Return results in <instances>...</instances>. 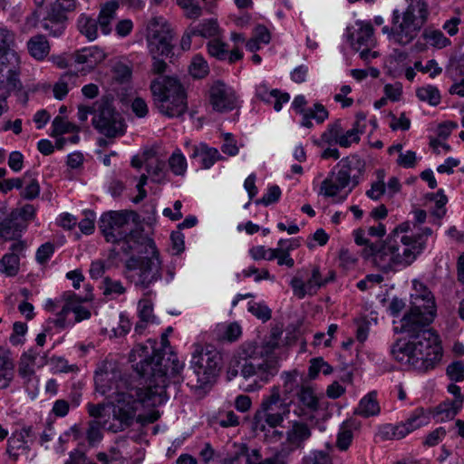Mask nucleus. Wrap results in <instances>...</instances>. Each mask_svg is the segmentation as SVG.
<instances>
[{"label": "nucleus", "instance_id": "7", "mask_svg": "<svg viewBox=\"0 0 464 464\" xmlns=\"http://www.w3.org/2000/svg\"><path fill=\"white\" fill-rule=\"evenodd\" d=\"M154 106L164 116L180 117L188 110L187 92L176 77L158 76L150 82Z\"/></svg>", "mask_w": 464, "mask_h": 464}, {"label": "nucleus", "instance_id": "25", "mask_svg": "<svg viewBox=\"0 0 464 464\" xmlns=\"http://www.w3.org/2000/svg\"><path fill=\"white\" fill-rule=\"evenodd\" d=\"M106 57L104 51L98 46H90L73 53L74 62L84 64L89 71L95 68Z\"/></svg>", "mask_w": 464, "mask_h": 464}, {"label": "nucleus", "instance_id": "33", "mask_svg": "<svg viewBox=\"0 0 464 464\" xmlns=\"http://www.w3.org/2000/svg\"><path fill=\"white\" fill-rule=\"evenodd\" d=\"M78 74L72 72H64L53 86V95L58 100H63L68 93L70 85L75 86Z\"/></svg>", "mask_w": 464, "mask_h": 464}, {"label": "nucleus", "instance_id": "57", "mask_svg": "<svg viewBox=\"0 0 464 464\" xmlns=\"http://www.w3.org/2000/svg\"><path fill=\"white\" fill-rule=\"evenodd\" d=\"M134 24L131 19L124 18L115 23L114 31L116 35L121 38L129 36L133 31Z\"/></svg>", "mask_w": 464, "mask_h": 464}, {"label": "nucleus", "instance_id": "64", "mask_svg": "<svg viewBox=\"0 0 464 464\" xmlns=\"http://www.w3.org/2000/svg\"><path fill=\"white\" fill-rule=\"evenodd\" d=\"M304 464H332L330 456L322 450L314 451L311 455L304 459Z\"/></svg>", "mask_w": 464, "mask_h": 464}, {"label": "nucleus", "instance_id": "19", "mask_svg": "<svg viewBox=\"0 0 464 464\" xmlns=\"http://www.w3.org/2000/svg\"><path fill=\"white\" fill-rule=\"evenodd\" d=\"M34 441L32 427H24L15 430L7 440L6 453L16 461L20 456L27 455Z\"/></svg>", "mask_w": 464, "mask_h": 464}, {"label": "nucleus", "instance_id": "29", "mask_svg": "<svg viewBox=\"0 0 464 464\" xmlns=\"http://www.w3.org/2000/svg\"><path fill=\"white\" fill-rule=\"evenodd\" d=\"M148 155L149 153H144L145 168L151 181L159 184L169 181L165 161L157 158L150 159Z\"/></svg>", "mask_w": 464, "mask_h": 464}, {"label": "nucleus", "instance_id": "62", "mask_svg": "<svg viewBox=\"0 0 464 464\" xmlns=\"http://www.w3.org/2000/svg\"><path fill=\"white\" fill-rule=\"evenodd\" d=\"M413 293L411 295H417L420 298L426 299V302L432 304L434 295L431 291L420 281L413 280Z\"/></svg>", "mask_w": 464, "mask_h": 464}, {"label": "nucleus", "instance_id": "3", "mask_svg": "<svg viewBox=\"0 0 464 464\" xmlns=\"http://www.w3.org/2000/svg\"><path fill=\"white\" fill-rule=\"evenodd\" d=\"M149 400L141 391L136 392V398H134L133 393L117 392L112 405V419L114 421L110 422L108 420H90L86 430V439L89 445L94 446L102 440V429L117 433L130 428L133 424L142 401H148Z\"/></svg>", "mask_w": 464, "mask_h": 464}, {"label": "nucleus", "instance_id": "24", "mask_svg": "<svg viewBox=\"0 0 464 464\" xmlns=\"http://www.w3.org/2000/svg\"><path fill=\"white\" fill-rule=\"evenodd\" d=\"M68 18L60 16L50 9L47 10L46 14L39 21V26L50 37H60L63 35L66 29Z\"/></svg>", "mask_w": 464, "mask_h": 464}, {"label": "nucleus", "instance_id": "27", "mask_svg": "<svg viewBox=\"0 0 464 464\" xmlns=\"http://www.w3.org/2000/svg\"><path fill=\"white\" fill-rule=\"evenodd\" d=\"M191 159H200L201 167L203 169H209L215 162L224 159L219 151L215 148H209L205 144L199 146H193L192 152L189 156Z\"/></svg>", "mask_w": 464, "mask_h": 464}, {"label": "nucleus", "instance_id": "14", "mask_svg": "<svg viewBox=\"0 0 464 464\" xmlns=\"http://www.w3.org/2000/svg\"><path fill=\"white\" fill-rule=\"evenodd\" d=\"M429 15L428 6L421 0H411L402 14L399 33L396 34L401 45L405 46L411 43L427 22Z\"/></svg>", "mask_w": 464, "mask_h": 464}, {"label": "nucleus", "instance_id": "48", "mask_svg": "<svg viewBox=\"0 0 464 464\" xmlns=\"http://www.w3.org/2000/svg\"><path fill=\"white\" fill-rule=\"evenodd\" d=\"M112 77L119 83L129 82L131 78V69L121 62L116 63L112 67Z\"/></svg>", "mask_w": 464, "mask_h": 464}, {"label": "nucleus", "instance_id": "21", "mask_svg": "<svg viewBox=\"0 0 464 464\" xmlns=\"http://www.w3.org/2000/svg\"><path fill=\"white\" fill-rule=\"evenodd\" d=\"M359 26L355 33H350V28H347V40L353 50L360 51L364 47H374L376 40L373 36V27L370 23L357 22Z\"/></svg>", "mask_w": 464, "mask_h": 464}, {"label": "nucleus", "instance_id": "2", "mask_svg": "<svg viewBox=\"0 0 464 464\" xmlns=\"http://www.w3.org/2000/svg\"><path fill=\"white\" fill-rule=\"evenodd\" d=\"M427 325H418L414 332H404L411 341L396 342L391 348L393 358L406 371L427 372L433 369L442 357L440 337Z\"/></svg>", "mask_w": 464, "mask_h": 464}, {"label": "nucleus", "instance_id": "22", "mask_svg": "<svg viewBox=\"0 0 464 464\" xmlns=\"http://www.w3.org/2000/svg\"><path fill=\"white\" fill-rule=\"evenodd\" d=\"M118 0H109L100 5V11L97 16L99 28L102 34L109 35L113 30V24L117 19L119 10Z\"/></svg>", "mask_w": 464, "mask_h": 464}, {"label": "nucleus", "instance_id": "43", "mask_svg": "<svg viewBox=\"0 0 464 464\" xmlns=\"http://www.w3.org/2000/svg\"><path fill=\"white\" fill-rule=\"evenodd\" d=\"M169 167L173 174L183 176L187 170V160L183 154L177 150L169 159Z\"/></svg>", "mask_w": 464, "mask_h": 464}, {"label": "nucleus", "instance_id": "10", "mask_svg": "<svg viewBox=\"0 0 464 464\" xmlns=\"http://www.w3.org/2000/svg\"><path fill=\"white\" fill-rule=\"evenodd\" d=\"M222 366V355L213 346L196 345L190 362L191 372L186 375L187 384L193 390L212 386Z\"/></svg>", "mask_w": 464, "mask_h": 464}, {"label": "nucleus", "instance_id": "28", "mask_svg": "<svg viewBox=\"0 0 464 464\" xmlns=\"http://www.w3.org/2000/svg\"><path fill=\"white\" fill-rule=\"evenodd\" d=\"M411 229L410 221H405L398 225L392 233L388 236L391 238L399 239L401 244L403 246L409 245L412 246L414 245H418V243H421V253L423 252L426 246V239L423 237V235L417 234L412 237H409L406 235H402L403 233H407Z\"/></svg>", "mask_w": 464, "mask_h": 464}, {"label": "nucleus", "instance_id": "41", "mask_svg": "<svg viewBox=\"0 0 464 464\" xmlns=\"http://www.w3.org/2000/svg\"><path fill=\"white\" fill-rule=\"evenodd\" d=\"M209 72L207 61L200 55L193 57L189 65V73L195 79L205 78Z\"/></svg>", "mask_w": 464, "mask_h": 464}, {"label": "nucleus", "instance_id": "52", "mask_svg": "<svg viewBox=\"0 0 464 464\" xmlns=\"http://www.w3.org/2000/svg\"><path fill=\"white\" fill-rule=\"evenodd\" d=\"M53 136L61 135L64 133L78 131V128L71 122L64 121L60 116H57L53 121Z\"/></svg>", "mask_w": 464, "mask_h": 464}, {"label": "nucleus", "instance_id": "23", "mask_svg": "<svg viewBox=\"0 0 464 464\" xmlns=\"http://www.w3.org/2000/svg\"><path fill=\"white\" fill-rule=\"evenodd\" d=\"M28 224L16 218L15 214L11 212L0 220V237L5 240H16L22 236V232L26 229Z\"/></svg>", "mask_w": 464, "mask_h": 464}, {"label": "nucleus", "instance_id": "15", "mask_svg": "<svg viewBox=\"0 0 464 464\" xmlns=\"http://www.w3.org/2000/svg\"><path fill=\"white\" fill-rule=\"evenodd\" d=\"M287 413H289V409L281 399L279 387L274 386L270 394L263 399L260 408L254 416V422L257 428L259 422L264 420L270 428H275L284 421Z\"/></svg>", "mask_w": 464, "mask_h": 464}, {"label": "nucleus", "instance_id": "53", "mask_svg": "<svg viewBox=\"0 0 464 464\" xmlns=\"http://www.w3.org/2000/svg\"><path fill=\"white\" fill-rule=\"evenodd\" d=\"M281 196V189L277 185H273L268 188L267 192L261 198L255 201L256 205L269 206L277 202Z\"/></svg>", "mask_w": 464, "mask_h": 464}, {"label": "nucleus", "instance_id": "35", "mask_svg": "<svg viewBox=\"0 0 464 464\" xmlns=\"http://www.w3.org/2000/svg\"><path fill=\"white\" fill-rule=\"evenodd\" d=\"M23 188H21L20 196L26 200H33L40 194V185L36 178L30 171L24 174Z\"/></svg>", "mask_w": 464, "mask_h": 464}, {"label": "nucleus", "instance_id": "45", "mask_svg": "<svg viewBox=\"0 0 464 464\" xmlns=\"http://www.w3.org/2000/svg\"><path fill=\"white\" fill-rule=\"evenodd\" d=\"M76 7L77 0H55L49 9L60 16L68 18L67 14L73 12Z\"/></svg>", "mask_w": 464, "mask_h": 464}, {"label": "nucleus", "instance_id": "32", "mask_svg": "<svg viewBox=\"0 0 464 464\" xmlns=\"http://www.w3.org/2000/svg\"><path fill=\"white\" fill-rule=\"evenodd\" d=\"M380 412V406L377 401L376 392H371L361 401L354 413L364 418L375 416Z\"/></svg>", "mask_w": 464, "mask_h": 464}, {"label": "nucleus", "instance_id": "40", "mask_svg": "<svg viewBox=\"0 0 464 464\" xmlns=\"http://www.w3.org/2000/svg\"><path fill=\"white\" fill-rule=\"evenodd\" d=\"M422 37L432 46L437 48H443L450 44V41L440 30L427 28L423 31Z\"/></svg>", "mask_w": 464, "mask_h": 464}, {"label": "nucleus", "instance_id": "55", "mask_svg": "<svg viewBox=\"0 0 464 464\" xmlns=\"http://www.w3.org/2000/svg\"><path fill=\"white\" fill-rule=\"evenodd\" d=\"M249 253L252 258L255 260L266 259L271 261L276 257V248L266 249V247L263 246L252 247Z\"/></svg>", "mask_w": 464, "mask_h": 464}, {"label": "nucleus", "instance_id": "9", "mask_svg": "<svg viewBox=\"0 0 464 464\" xmlns=\"http://www.w3.org/2000/svg\"><path fill=\"white\" fill-rule=\"evenodd\" d=\"M366 162L358 154L343 158L321 183L320 194L330 198L349 188L351 192L357 187L365 172Z\"/></svg>", "mask_w": 464, "mask_h": 464}, {"label": "nucleus", "instance_id": "6", "mask_svg": "<svg viewBox=\"0 0 464 464\" xmlns=\"http://www.w3.org/2000/svg\"><path fill=\"white\" fill-rule=\"evenodd\" d=\"M238 362L241 365L240 374L246 380L253 379L246 388V392L259 390L275 377L279 371L278 361L266 357L264 359V352L255 343H244L237 351Z\"/></svg>", "mask_w": 464, "mask_h": 464}, {"label": "nucleus", "instance_id": "59", "mask_svg": "<svg viewBox=\"0 0 464 464\" xmlns=\"http://www.w3.org/2000/svg\"><path fill=\"white\" fill-rule=\"evenodd\" d=\"M139 318L144 321H154L152 303L148 299L139 301Z\"/></svg>", "mask_w": 464, "mask_h": 464}, {"label": "nucleus", "instance_id": "18", "mask_svg": "<svg viewBox=\"0 0 464 464\" xmlns=\"http://www.w3.org/2000/svg\"><path fill=\"white\" fill-rule=\"evenodd\" d=\"M311 435V430L305 422L292 421L291 426L285 431V440L281 442L279 450L288 458L295 450L303 448Z\"/></svg>", "mask_w": 464, "mask_h": 464}, {"label": "nucleus", "instance_id": "13", "mask_svg": "<svg viewBox=\"0 0 464 464\" xmlns=\"http://www.w3.org/2000/svg\"><path fill=\"white\" fill-rule=\"evenodd\" d=\"M174 32L161 16L151 18L146 28V42L150 55L169 58L174 55Z\"/></svg>", "mask_w": 464, "mask_h": 464}, {"label": "nucleus", "instance_id": "46", "mask_svg": "<svg viewBox=\"0 0 464 464\" xmlns=\"http://www.w3.org/2000/svg\"><path fill=\"white\" fill-rule=\"evenodd\" d=\"M102 294L106 296L121 295L126 292L121 281L106 276L102 281Z\"/></svg>", "mask_w": 464, "mask_h": 464}, {"label": "nucleus", "instance_id": "60", "mask_svg": "<svg viewBox=\"0 0 464 464\" xmlns=\"http://www.w3.org/2000/svg\"><path fill=\"white\" fill-rule=\"evenodd\" d=\"M178 4L186 11V15L190 19H196L202 14V8L191 0H179Z\"/></svg>", "mask_w": 464, "mask_h": 464}, {"label": "nucleus", "instance_id": "39", "mask_svg": "<svg viewBox=\"0 0 464 464\" xmlns=\"http://www.w3.org/2000/svg\"><path fill=\"white\" fill-rule=\"evenodd\" d=\"M19 271V257L16 254H5L0 260V272L14 276Z\"/></svg>", "mask_w": 464, "mask_h": 464}, {"label": "nucleus", "instance_id": "8", "mask_svg": "<svg viewBox=\"0 0 464 464\" xmlns=\"http://www.w3.org/2000/svg\"><path fill=\"white\" fill-rule=\"evenodd\" d=\"M136 213L131 210H111L103 213L98 222L99 229L107 242L122 243L121 250L128 254L132 248H137L141 237H148L142 230H133L130 219Z\"/></svg>", "mask_w": 464, "mask_h": 464}, {"label": "nucleus", "instance_id": "5", "mask_svg": "<svg viewBox=\"0 0 464 464\" xmlns=\"http://www.w3.org/2000/svg\"><path fill=\"white\" fill-rule=\"evenodd\" d=\"M420 254L421 243L412 246H403L399 239L389 237L362 250V257L383 273L409 266Z\"/></svg>", "mask_w": 464, "mask_h": 464}, {"label": "nucleus", "instance_id": "36", "mask_svg": "<svg viewBox=\"0 0 464 464\" xmlns=\"http://www.w3.org/2000/svg\"><path fill=\"white\" fill-rule=\"evenodd\" d=\"M416 96L420 101L427 102L430 106H437L441 101L439 89L430 84L417 88Z\"/></svg>", "mask_w": 464, "mask_h": 464}, {"label": "nucleus", "instance_id": "20", "mask_svg": "<svg viewBox=\"0 0 464 464\" xmlns=\"http://www.w3.org/2000/svg\"><path fill=\"white\" fill-rule=\"evenodd\" d=\"M209 102L215 111L225 112L235 108L236 97L225 83L218 81L209 90Z\"/></svg>", "mask_w": 464, "mask_h": 464}, {"label": "nucleus", "instance_id": "34", "mask_svg": "<svg viewBox=\"0 0 464 464\" xmlns=\"http://www.w3.org/2000/svg\"><path fill=\"white\" fill-rule=\"evenodd\" d=\"M193 31L191 34H196L197 36L203 38L216 37L219 34V26L216 19H206L198 24H190Z\"/></svg>", "mask_w": 464, "mask_h": 464}, {"label": "nucleus", "instance_id": "44", "mask_svg": "<svg viewBox=\"0 0 464 464\" xmlns=\"http://www.w3.org/2000/svg\"><path fill=\"white\" fill-rule=\"evenodd\" d=\"M343 127L340 120L328 125L326 130L322 134V140L328 144L338 143V140L343 132Z\"/></svg>", "mask_w": 464, "mask_h": 464}, {"label": "nucleus", "instance_id": "63", "mask_svg": "<svg viewBox=\"0 0 464 464\" xmlns=\"http://www.w3.org/2000/svg\"><path fill=\"white\" fill-rule=\"evenodd\" d=\"M12 214H15L16 218L20 220H24L25 224L29 220H33L35 217V208L31 204H26L21 208H16L11 211Z\"/></svg>", "mask_w": 464, "mask_h": 464}, {"label": "nucleus", "instance_id": "17", "mask_svg": "<svg viewBox=\"0 0 464 464\" xmlns=\"http://www.w3.org/2000/svg\"><path fill=\"white\" fill-rule=\"evenodd\" d=\"M428 417L422 409H417L405 422L400 424H384L379 428L378 435L383 440H400L414 430L427 424Z\"/></svg>", "mask_w": 464, "mask_h": 464}, {"label": "nucleus", "instance_id": "12", "mask_svg": "<svg viewBox=\"0 0 464 464\" xmlns=\"http://www.w3.org/2000/svg\"><path fill=\"white\" fill-rule=\"evenodd\" d=\"M96 114L92 118L93 127L109 139L123 136L126 131L124 119L115 111L112 101L104 96L94 102Z\"/></svg>", "mask_w": 464, "mask_h": 464}, {"label": "nucleus", "instance_id": "47", "mask_svg": "<svg viewBox=\"0 0 464 464\" xmlns=\"http://www.w3.org/2000/svg\"><path fill=\"white\" fill-rule=\"evenodd\" d=\"M92 299L93 296L92 295H85L84 297H80L77 295V298L74 299L73 304V314H75V322H81L91 317L90 310L81 305V304L83 302L92 301Z\"/></svg>", "mask_w": 464, "mask_h": 464}, {"label": "nucleus", "instance_id": "4", "mask_svg": "<svg viewBox=\"0 0 464 464\" xmlns=\"http://www.w3.org/2000/svg\"><path fill=\"white\" fill-rule=\"evenodd\" d=\"M132 248L138 255H132L124 266L125 277L135 286L148 289L162 278V263L154 240L141 237V241Z\"/></svg>", "mask_w": 464, "mask_h": 464}, {"label": "nucleus", "instance_id": "58", "mask_svg": "<svg viewBox=\"0 0 464 464\" xmlns=\"http://www.w3.org/2000/svg\"><path fill=\"white\" fill-rule=\"evenodd\" d=\"M27 332V324L22 322H15L13 324V333L10 335L9 341L13 345H18L24 343L22 337Z\"/></svg>", "mask_w": 464, "mask_h": 464}, {"label": "nucleus", "instance_id": "26", "mask_svg": "<svg viewBox=\"0 0 464 464\" xmlns=\"http://www.w3.org/2000/svg\"><path fill=\"white\" fill-rule=\"evenodd\" d=\"M448 392L454 395V400L444 402L438 406V413L444 414L447 419H453L462 407L464 397L461 394L459 386L450 383Z\"/></svg>", "mask_w": 464, "mask_h": 464}, {"label": "nucleus", "instance_id": "49", "mask_svg": "<svg viewBox=\"0 0 464 464\" xmlns=\"http://www.w3.org/2000/svg\"><path fill=\"white\" fill-rule=\"evenodd\" d=\"M362 132V130H359L357 126H353L346 132H342L337 144L343 148H348L352 145V143H358L361 140L360 134Z\"/></svg>", "mask_w": 464, "mask_h": 464}, {"label": "nucleus", "instance_id": "51", "mask_svg": "<svg viewBox=\"0 0 464 464\" xmlns=\"http://www.w3.org/2000/svg\"><path fill=\"white\" fill-rule=\"evenodd\" d=\"M227 46L225 43L218 39L211 40L208 43V52L211 56L223 61L226 60L227 56Z\"/></svg>", "mask_w": 464, "mask_h": 464}, {"label": "nucleus", "instance_id": "38", "mask_svg": "<svg viewBox=\"0 0 464 464\" xmlns=\"http://www.w3.org/2000/svg\"><path fill=\"white\" fill-rule=\"evenodd\" d=\"M77 295L72 291H66L62 295V300L65 302L62 310L58 313V318L55 321V325L59 327H65V317L70 313H73L74 299Z\"/></svg>", "mask_w": 464, "mask_h": 464}, {"label": "nucleus", "instance_id": "54", "mask_svg": "<svg viewBox=\"0 0 464 464\" xmlns=\"http://www.w3.org/2000/svg\"><path fill=\"white\" fill-rule=\"evenodd\" d=\"M414 69L423 73H430V76L431 78H435L442 72V69L438 65V63L433 59L428 61L426 65H423L420 61H416L414 63Z\"/></svg>", "mask_w": 464, "mask_h": 464}, {"label": "nucleus", "instance_id": "30", "mask_svg": "<svg viewBox=\"0 0 464 464\" xmlns=\"http://www.w3.org/2000/svg\"><path fill=\"white\" fill-rule=\"evenodd\" d=\"M27 49L32 57L43 61L50 53V44L41 34L32 36L27 42Z\"/></svg>", "mask_w": 464, "mask_h": 464}, {"label": "nucleus", "instance_id": "56", "mask_svg": "<svg viewBox=\"0 0 464 464\" xmlns=\"http://www.w3.org/2000/svg\"><path fill=\"white\" fill-rule=\"evenodd\" d=\"M447 375L451 381L462 382L464 380V362L456 361L447 367Z\"/></svg>", "mask_w": 464, "mask_h": 464}, {"label": "nucleus", "instance_id": "16", "mask_svg": "<svg viewBox=\"0 0 464 464\" xmlns=\"http://www.w3.org/2000/svg\"><path fill=\"white\" fill-rule=\"evenodd\" d=\"M436 315V303L426 302L417 295H411V309L401 321V332H414L418 325H429Z\"/></svg>", "mask_w": 464, "mask_h": 464}, {"label": "nucleus", "instance_id": "50", "mask_svg": "<svg viewBox=\"0 0 464 464\" xmlns=\"http://www.w3.org/2000/svg\"><path fill=\"white\" fill-rule=\"evenodd\" d=\"M248 311L256 318L262 320L264 323L270 320L272 316L271 309L263 303H248Z\"/></svg>", "mask_w": 464, "mask_h": 464}, {"label": "nucleus", "instance_id": "1", "mask_svg": "<svg viewBox=\"0 0 464 464\" xmlns=\"http://www.w3.org/2000/svg\"><path fill=\"white\" fill-rule=\"evenodd\" d=\"M158 342L149 339L145 344H137L130 353L129 360L133 362L134 371L145 380L147 388L131 389L129 393H133L136 398V392L141 391L150 399L142 401L141 406L155 403V396L165 392L168 386V376L178 377L182 371L184 364L180 362L176 355L172 354L166 361L160 348H157Z\"/></svg>", "mask_w": 464, "mask_h": 464}, {"label": "nucleus", "instance_id": "42", "mask_svg": "<svg viewBox=\"0 0 464 464\" xmlns=\"http://www.w3.org/2000/svg\"><path fill=\"white\" fill-rule=\"evenodd\" d=\"M320 372H322L324 375L331 374L333 372V367L322 357L313 358L310 361L308 369V375L310 379H315Z\"/></svg>", "mask_w": 464, "mask_h": 464}, {"label": "nucleus", "instance_id": "61", "mask_svg": "<svg viewBox=\"0 0 464 464\" xmlns=\"http://www.w3.org/2000/svg\"><path fill=\"white\" fill-rule=\"evenodd\" d=\"M84 216L85 218L79 222L78 226L83 234L90 235L94 230L95 213L92 210H86Z\"/></svg>", "mask_w": 464, "mask_h": 464}, {"label": "nucleus", "instance_id": "31", "mask_svg": "<svg viewBox=\"0 0 464 464\" xmlns=\"http://www.w3.org/2000/svg\"><path fill=\"white\" fill-rule=\"evenodd\" d=\"M77 28L81 34L89 41H94L98 38L99 23L97 18H93L87 14H81L77 19Z\"/></svg>", "mask_w": 464, "mask_h": 464}, {"label": "nucleus", "instance_id": "37", "mask_svg": "<svg viewBox=\"0 0 464 464\" xmlns=\"http://www.w3.org/2000/svg\"><path fill=\"white\" fill-rule=\"evenodd\" d=\"M298 401L310 411L314 412L319 409V400L313 388L309 386H301L296 393Z\"/></svg>", "mask_w": 464, "mask_h": 464}, {"label": "nucleus", "instance_id": "11", "mask_svg": "<svg viewBox=\"0 0 464 464\" xmlns=\"http://www.w3.org/2000/svg\"><path fill=\"white\" fill-rule=\"evenodd\" d=\"M16 33L0 24V89L21 91L20 56L17 52Z\"/></svg>", "mask_w": 464, "mask_h": 464}]
</instances>
